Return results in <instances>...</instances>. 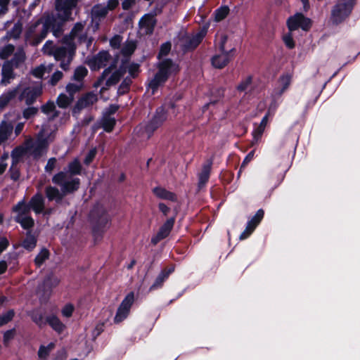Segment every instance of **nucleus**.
Returning a JSON list of instances; mask_svg holds the SVG:
<instances>
[{
	"label": "nucleus",
	"mask_w": 360,
	"mask_h": 360,
	"mask_svg": "<svg viewBox=\"0 0 360 360\" xmlns=\"http://www.w3.org/2000/svg\"><path fill=\"white\" fill-rule=\"evenodd\" d=\"M74 96L60 94L57 98V105L61 108H66L73 101Z\"/></svg>",
	"instance_id": "obj_30"
},
{
	"label": "nucleus",
	"mask_w": 360,
	"mask_h": 360,
	"mask_svg": "<svg viewBox=\"0 0 360 360\" xmlns=\"http://www.w3.org/2000/svg\"><path fill=\"white\" fill-rule=\"evenodd\" d=\"M287 25L290 32L299 28L307 32L311 26V20L303 14L297 13L288 19Z\"/></svg>",
	"instance_id": "obj_8"
},
{
	"label": "nucleus",
	"mask_w": 360,
	"mask_h": 360,
	"mask_svg": "<svg viewBox=\"0 0 360 360\" xmlns=\"http://www.w3.org/2000/svg\"><path fill=\"white\" fill-rule=\"evenodd\" d=\"M56 163V159L54 158H50L45 167V169L48 172H51L54 169Z\"/></svg>",
	"instance_id": "obj_60"
},
{
	"label": "nucleus",
	"mask_w": 360,
	"mask_h": 360,
	"mask_svg": "<svg viewBox=\"0 0 360 360\" xmlns=\"http://www.w3.org/2000/svg\"><path fill=\"white\" fill-rule=\"evenodd\" d=\"M291 78L289 75H284L280 78L279 85L280 90L278 92L279 95H281L289 86L290 84Z\"/></svg>",
	"instance_id": "obj_40"
},
{
	"label": "nucleus",
	"mask_w": 360,
	"mask_h": 360,
	"mask_svg": "<svg viewBox=\"0 0 360 360\" xmlns=\"http://www.w3.org/2000/svg\"><path fill=\"white\" fill-rule=\"evenodd\" d=\"M101 124L105 131L110 132L115 124V120L110 116H105L103 118Z\"/></svg>",
	"instance_id": "obj_35"
},
{
	"label": "nucleus",
	"mask_w": 360,
	"mask_h": 360,
	"mask_svg": "<svg viewBox=\"0 0 360 360\" xmlns=\"http://www.w3.org/2000/svg\"><path fill=\"white\" fill-rule=\"evenodd\" d=\"M63 76V74L62 72H60V71L55 72L50 79L51 84L53 86L56 85L57 84V82L62 79Z\"/></svg>",
	"instance_id": "obj_54"
},
{
	"label": "nucleus",
	"mask_w": 360,
	"mask_h": 360,
	"mask_svg": "<svg viewBox=\"0 0 360 360\" xmlns=\"http://www.w3.org/2000/svg\"><path fill=\"white\" fill-rule=\"evenodd\" d=\"M121 37L120 36H115L111 40H110V45L112 48L117 49L120 46L121 44Z\"/></svg>",
	"instance_id": "obj_62"
},
{
	"label": "nucleus",
	"mask_w": 360,
	"mask_h": 360,
	"mask_svg": "<svg viewBox=\"0 0 360 360\" xmlns=\"http://www.w3.org/2000/svg\"><path fill=\"white\" fill-rule=\"evenodd\" d=\"M283 41L285 44L290 49H292L295 47V42L291 34H287L283 37Z\"/></svg>",
	"instance_id": "obj_58"
},
{
	"label": "nucleus",
	"mask_w": 360,
	"mask_h": 360,
	"mask_svg": "<svg viewBox=\"0 0 360 360\" xmlns=\"http://www.w3.org/2000/svg\"><path fill=\"white\" fill-rule=\"evenodd\" d=\"M264 127H262V126H259L257 127V129L254 131V139H258L261 136L262 134H263L264 131Z\"/></svg>",
	"instance_id": "obj_63"
},
{
	"label": "nucleus",
	"mask_w": 360,
	"mask_h": 360,
	"mask_svg": "<svg viewBox=\"0 0 360 360\" xmlns=\"http://www.w3.org/2000/svg\"><path fill=\"white\" fill-rule=\"evenodd\" d=\"M85 26V22H76L70 34L63 38V44L70 45L72 44L76 49L78 44L85 43L86 46L89 47L92 42V39L88 37Z\"/></svg>",
	"instance_id": "obj_5"
},
{
	"label": "nucleus",
	"mask_w": 360,
	"mask_h": 360,
	"mask_svg": "<svg viewBox=\"0 0 360 360\" xmlns=\"http://www.w3.org/2000/svg\"><path fill=\"white\" fill-rule=\"evenodd\" d=\"M17 92L18 89H15L1 95L0 96V109L4 108L10 101L16 96Z\"/></svg>",
	"instance_id": "obj_28"
},
{
	"label": "nucleus",
	"mask_w": 360,
	"mask_h": 360,
	"mask_svg": "<svg viewBox=\"0 0 360 360\" xmlns=\"http://www.w3.org/2000/svg\"><path fill=\"white\" fill-rule=\"evenodd\" d=\"M174 269V266H169L164 269L157 277L156 280L155 281L154 283L151 285L150 289L153 290L160 287L162 283L165 281V280L169 276V275L172 272H173Z\"/></svg>",
	"instance_id": "obj_22"
},
{
	"label": "nucleus",
	"mask_w": 360,
	"mask_h": 360,
	"mask_svg": "<svg viewBox=\"0 0 360 360\" xmlns=\"http://www.w3.org/2000/svg\"><path fill=\"white\" fill-rule=\"evenodd\" d=\"M56 48L53 45L52 41H48L43 46V52L47 55H53L54 56V52Z\"/></svg>",
	"instance_id": "obj_49"
},
{
	"label": "nucleus",
	"mask_w": 360,
	"mask_h": 360,
	"mask_svg": "<svg viewBox=\"0 0 360 360\" xmlns=\"http://www.w3.org/2000/svg\"><path fill=\"white\" fill-rule=\"evenodd\" d=\"M53 140V134L42 128L37 134L36 140L29 139L26 141L25 150L34 158H38L46 153L49 143Z\"/></svg>",
	"instance_id": "obj_3"
},
{
	"label": "nucleus",
	"mask_w": 360,
	"mask_h": 360,
	"mask_svg": "<svg viewBox=\"0 0 360 360\" xmlns=\"http://www.w3.org/2000/svg\"><path fill=\"white\" fill-rule=\"evenodd\" d=\"M158 71L151 79L148 87L154 94L158 88L162 85L168 79L170 75L179 70L178 66L169 59L162 60L158 65Z\"/></svg>",
	"instance_id": "obj_4"
},
{
	"label": "nucleus",
	"mask_w": 360,
	"mask_h": 360,
	"mask_svg": "<svg viewBox=\"0 0 360 360\" xmlns=\"http://www.w3.org/2000/svg\"><path fill=\"white\" fill-rule=\"evenodd\" d=\"M135 47V44L133 41H127L123 46L122 49V53L124 56H129L134 52Z\"/></svg>",
	"instance_id": "obj_45"
},
{
	"label": "nucleus",
	"mask_w": 360,
	"mask_h": 360,
	"mask_svg": "<svg viewBox=\"0 0 360 360\" xmlns=\"http://www.w3.org/2000/svg\"><path fill=\"white\" fill-rule=\"evenodd\" d=\"M15 220L20 224L22 228L24 229H29L33 226L34 225V220L32 217L29 216H25L21 217H15Z\"/></svg>",
	"instance_id": "obj_32"
},
{
	"label": "nucleus",
	"mask_w": 360,
	"mask_h": 360,
	"mask_svg": "<svg viewBox=\"0 0 360 360\" xmlns=\"http://www.w3.org/2000/svg\"><path fill=\"white\" fill-rule=\"evenodd\" d=\"M68 175L65 172H60L52 178V182L60 186L61 190L57 188L48 186L46 188V195L49 200L60 201L65 195L77 191L79 186V179H71L68 181Z\"/></svg>",
	"instance_id": "obj_2"
},
{
	"label": "nucleus",
	"mask_w": 360,
	"mask_h": 360,
	"mask_svg": "<svg viewBox=\"0 0 360 360\" xmlns=\"http://www.w3.org/2000/svg\"><path fill=\"white\" fill-rule=\"evenodd\" d=\"M13 127L11 123L2 122L0 124V143L11 134Z\"/></svg>",
	"instance_id": "obj_27"
},
{
	"label": "nucleus",
	"mask_w": 360,
	"mask_h": 360,
	"mask_svg": "<svg viewBox=\"0 0 360 360\" xmlns=\"http://www.w3.org/2000/svg\"><path fill=\"white\" fill-rule=\"evenodd\" d=\"M11 0H0V13L4 15L8 11V6Z\"/></svg>",
	"instance_id": "obj_59"
},
{
	"label": "nucleus",
	"mask_w": 360,
	"mask_h": 360,
	"mask_svg": "<svg viewBox=\"0 0 360 360\" xmlns=\"http://www.w3.org/2000/svg\"><path fill=\"white\" fill-rule=\"evenodd\" d=\"M33 321L39 327L49 324L54 330L61 333L65 325L58 319V316H32Z\"/></svg>",
	"instance_id": "obj_10"
},
{
	"label": "nucleus",
	"mask_w": 360,
	"mask_h": 360,
	"mask_svg": "<svg viewBox=\"0 0 360 360\" xmlns=\"http://www.w3.org/2000/svg\"><path fill=\"white\" fill-rule=\"evenodd\" d=\"M109 57L110 56L108 52L102 51L100 52L96 56L89 60L88 64L94 70L99 69L106 65Z\"/></svg>",
	"instance_id": "obj_17"
},
{
	"label": "nucleus",
	"mask_w": 360,
	"mask_h": 360,
	"mask_svg": "<svg viewBox=\"0 0 360 360\" xmlns=\"http://www.w3.org/2000/svg\"><path fill=\"white\" fill-rule=\"evenodd\" d=\"M13 54L14 57L10 63L15 67H18L25 60V53L22 48L18 47L15 50Z\"/></svg>",
	"instance_id": "obj_29"
},
{
	"label": "nucleus",
	"mask_w": 360,
	"mask_h": 360,
	"mask_svg": "<svg viewBox=\"0 0 360 360\" xmlns=\"http://www.w3.org/2000/svg\"><path fill=\"white\" fill-rule=\"evenodd\" d=\"M62 46L57 47L54 52V58L60 61V68L64 70L69 69V65L72 62L75 53L76 49L71 44H64Z\"/></svg>",
	"instance_id": "obj_6"
},
{
	"label": "nucleus",
	"mask_w": 360,
	"mask_h": 360,
	"mask_svg": "<svg viewBox=\"0 0 360 360\" xmlns=\"http://www.w3.org/2000/svg\"><path fill=\"white\" fill-rule=\"evenodd\" d=\"M74 312L75 308L74 306L71 304H65L62 309L63 315H71Z\"/></svg>",
	"instance_id": "obj_57"
},
{
	"label": "nucleus",
	"mask_w": 360,
	"mask_h": 360,
	"mask_svg": "<svg viewBox=\"0 0 360 360\" xmlns=\"http://www.w3.org/2000/svg\"><path fill=\"white\" fill-rule=\"evenodd\" d=\"M49 257V252L46 249H42L37 255L34 262L37 266H40Z\"/></svg>",
	"instance_id": "obj_38"
},
{
	"label": "nucleus",
	"mask_w": 360,
	"mask_h": 360,
	"mask_svg": "<svg viewBox=\"0 0 360 360\" xmlns=\"http://www.w3.org/2000/svg\"><path fill=\"white\" fill-rule=\"evenodd\" d=\"M108 322L109 320L108 319H107L103 321H99L96 324L91 334L93 340H95L98 338V336L100 335V334L104 330V328L105 326L108 324Z\"/></svg>",
	"instance_id": "obj_33"
},
{
	"label": "nucleus",
	"mask_w": 360,
	"mask_h": 360,
	"mask_svg": "<svg viewBox=\"0 0 360 360\" xmlns=\"http://www.w3.org/2000/svg\"><path fill=\"white\" fill-rule=\"evenodd\" d=\"M82 171V165L78 159H75L73 161L68 164V173L65 172L68 175V181L71 179L72 175L79 174Z\"/></svg>",
	"instance_id": "obj_24"
},
{
	"label": "nucleus",
	"mask_w": 360,
	"mask_h": 360,
	"mask_svg": "<svg viewBox=\"0 0 360 360\" xmlns=\"http://www.w3.org/2000/svg\"><path fill=\"white\" fill-rule=\"evenodd\" d=\"M134 300V295L133 292L128 294L124 300L121 303L117 315H124L129 311L131 306Z\"/></svg>",
	"instance_id": "obj_21"
},
{
	"label": "nucleus",
	"mask_w": 360,
	"mask_h": 360,
	"mask_svg": "<svg viewBox=\"0 0 360 360\" xmlns=\"http://www.w3.org/2000/svg\"><path fill=\"white\" fill-rule=\"evenodd\" d=\"M30 208L37 214L41 212L44 208V200L41 195L37 194L30 201Z\"/></svg>",
	"instance_id": "obj_19"
},
{
	"label": "nucleus",
	"mask_w": 360,
	"mask_h": 360,
	"mask_svg": "<svg viewBox=\"0 0 360 360\" xmlns=\"http://www.w3.org/2000/svg\"><path fill=\"white\" fill-rule=\"evenodd\" d=\"M93 216L98 224H104L108 222L109 217L102 208L98 210L97 214L94 212Z\"/></svg>",
	"instance_id": "obj_37"
},
{
	"label": "nucleus",
	"mask_w": 360,
	"mask_h": 360,
	"mask_svg": "<svg viewBox=\"0 0 360 360\" xmlns=\"http://www.w3.org/2000/svg\"><path fill=\"white\" fill-rule=\"evenodd\" d=\"M54 347L55 344L53 342H50L46 346L41 345L38 350L39 358L42 359H46Z\"/></svg>",
	"instance_id": "obj_31"
},
{
	"label": "nucleus",
	"mask_w": 360,
	"mask_h": 360,
	"mask_svg": "<svg viewBox=\"0 0 360 360\" xmlns=\"http://www.w3.org/2000/svg\"><path fill=\"white\" fill-rule=\"evenodd\" d=\"M229 13V8L227 7H222L217 10L215 13V20L221 21L224 19Z\"/></svg>",
	"instance_id": "obj_47"
},
{
	"label": "nucleus",
	"mask_w": 360,
	"mask_h": 360,
	"mask_svg": "<svg viewBox=\"0 0 360 360\" xmlns=\"http://www.w3.org/2000/svg\"><path fill=\"white\" fill-rule=\"evenodd\" d=\"M15 50V49L14 46L11 44H8V45L4 46L0 50V58L1 59L8 58L9 56H11L12 53H14Z\"/></svg>",
	"instance_id": "obj_42"
},
{
	"label": "nucleus",
	"mask_w": 360,
	"mask_h": 360,
	"mask_svg": "<svg viewBox=\"0 0 360 360\" xmlns=\"http://www.w3.org/2000/svg\"><path fill=\"white\" fill-rule=\"evenodd\" d=\"M42 90L39 86L27 87L20 95V100L25 101L27 105H31L35 99L41 94Z\"/></svg>",
	"instance_id": "obj_14"
},
{
	"label": "nucleus",
	"mask_w": 360,
	"mask_h": 360,
	"mask_svg": "<svg viewBox=\"0 0 360 360\" xmlns=\"http://www.w3.org/2000/svg\"><path fill=\"white\" fill-rule=\"evenodd\" d=\"M231 58L229 52H222L212 58V63L216 68H222L227 65Z\"/></svg>",
	"instance_id": "obj_18"
},
{
	"label": "nucleus",
	"mask_w": 360,
	"mask_h": 360,
	"mask_svg": "<svg viewBox=\"0 0 360 360\" xmlns=\"http://www.w3.org/2000/svg\"><path fill=\"white\" fill-rule=\"evenodd\" d=\"M22 245L27 250H32L36 246L35 238L33 236L28 234L22 242Z\"/></svg>",
	"instance_id": "obj_44"
},
{
	"label": "nucleus",
	"mask_w": 360,
	"mask_h": 360,
	"mask_svg": "<svg viewBox=\"0 0 360 360\" xmlns=\"http://www.w3.org/2000/svg\"><path fill=\"white\" fill-rule=\"evenodd\" d=\"M78 1L79 0H56L55 8L60 22H57L53 16H47L31 25L28 35L32 43L34 45L40 43L46 37L49 30L54 36H60L63 31V24L74 20L72 17V9L76 7Z\"/></svg>",
	"instance_id": "obj_1"
},
{
	"label": "nucleus",
	"mask_w": 360,
	"mask_h": 360,
	"mask_svg": "<svg viewBox=\"0 0 360 360\" xmlns=\"http://www.w3.org/2000/svg\"><path fill=\"white\" fill-rule=\"evenodd\" d=\"M171 50V44L165 43L161 46L158 58L160 59L161 57L167 56Z\"/></svg>",
	"instance_id": "obj_52"
},
{
	"label": "nucleus",
	"mask_w": 360,
	"mask_h": 360,
	"mask_svg": "<svg viewBox=\"0 0 360 360\" xmlns=\"http://www.w3.org/2000/svg\"><path fill=\"white\" fill-rule=\"evenodd\" d=\"M12 64L10 62H6L2 66V79L1 82L5 85L10 83L11 79L14 78L13 72Z\"/></svg>",
	"instance_id": "obj_20"
},
{
	"label": "nucleus",
	"mask_w": 360,
	"mask_h": 360,
	"mask_svg": "<svg viewBox=\"0 0 360 360\" xmlns=\"http://www.w3.org/2000/svg\"><path fill=\"white\" fill-rule=\"evenodd\" d=\"M108 13V8L105 7L95 6L93 8V13L96 16L104 17Z\"/></svg>",
	"instance_id": "obj_51"
},
{
	"label": "nucleus",
	"mask_w": 360,
	"mask_h": 360,
	"mask_svg": "<svg viewBox=\"0 0 360 360\" xmlns=\"http://www.w3.org/2000/svg\"><path fill=\"white\" fill-rule=\"evenodd\" d=\"M37 112V108L34 107H30L25 109L23 112V117L26 119H29L32 116L34 115Z\"/></svg>",
	"instance_id": "obj_56"
},
{
	"label": "nucleus",
	"mask_w": 360,
	"mask_h": 360,
	"mask_svg": "<svg viewBox=\"0 0 360 360\" xmlns=\"http://www.w3.org/2000/svg\"><path fill=\"white\" fill-rule=\"evenodd\" d=\"M124 72L125 70H123L122 69L114 72L109 77L107 78L106 85L110 86L112 84H115L117 82H118V81L120 80V79Z\"/></svg>",
	"instance_id": "obj_34"
},
{
	"label": "nucleus",
	"mask_w": 360,
	"mask_h": 360,
	"mask_svg": "<svg viewBox=\"0 0 360 360\" xmlns=\"http://www.w3.org/2000/svg\"><path fill=\"white\" fill-rule=\"evenodd\" d=\"M252 82L251 77H248L243 80L237 86V89L239 91H245L248 89Z\"/></svg>",
	"instance_id": "obj_50"
},
{
	"label": "nucleus",
	"mask_w": 360,
	"mask_h": 360,
	"mask_svg": "<svg viewBox=\"0 0 360 360\" xmlns=\"http://www.w3.org/2000/svg\"><path fill=\"white\" fill-rule=\"evenodd\" d=\"M53 68V65H49L48 66H45L44 65H41L37 68H35L32 70V74L34 77L40 78L46 72H50Z\"/></svg>",
	"instance_id": "obj_36"
},
{
	"label": "nucleus",
	"mask_w": 360,
	"mask_h": 360,
	"mask_svg": "<svg viewBox=\"0 0 360 360\" xmlns=\"http://www.w3.org/2000/svg\"><path fill=\"white\" fill-rule=\"evenodd\" d=\"M264 217V211L259 210L252 219L248 223L245 230L240 234V239L243 240L248 238L259 224Z\"/></svg>",
	"instance_id": "obj_15"
},
{
	"label": "nucleus",
	"mask_w": 360,
	"mask_h": 360,
	"mask_svg": "<svg viewBox=\"0 0 360 360\" xmlns=\"http://www.w3.org/2000/svg\"><path fill=\"white\" fill-rule=\"evenodd\" d=\"M126 68L128 69V71L131 76L134 77L135 74L139 70V65L134 63L130 64L127 66L126 65H123L122 69H124V70L126 71Z\"/></svg>",
	"instance_id": "obj_53"
},
{
	"label": "nucleus",
	"mask_w": 360,
	"mask_h": 360,
	"mask_svg": "<svg viewBox=\"0 0 360 360\" xmlns=\"http://www.w3.org/2000/svg\"><path fill=\"white\" fill-rule=\"evenodd\" d=\"M30 209L29 204H26L25 201H20L13 207V211L16 214L15 217L20 216L22 217L27 216V214L30 212Z\"/></svg>",
	"instance_id": "obj_25"
},
{
	"label": "nucleus",
	"mask_w": 360,
	"mask_h": 360,
	"mask_svg": "<svg viewBox=\"0 0 360 360\" xmlns=\"http://www.w3.org/2000/svg\"><path fill=\"white\" fill-rule=\"evenodd\" d=\"M206 34V30H203L198 33L195 36H194L191 40L189 44V47L195 48L202 41L203 37Z\"/></svg>",
	"instance_id": "obj_43"
},
{
	"label": "nucleus",
	"mask_w": 360,
	"mask_h": 360,
	"mask_svg": "<svg viewBox=\"0 0 360 360\" xmlns=\"http://www.w3.org/2000/svg\"><path fill=\"white\" fill-rule=\"evenodd\" d=\"M8 245V241L6 238H0V252L6 248Z\"/></svg>",
	"instance_id": "obj_64"
},
{
	"label": "nucleus",
	"mask_w": 360,
	"mask_h": 360,
	"mask_svg": "<svg viewBox=\"0 0 360 360\" xmlns=\"http://www.w3.org/2000/svg\"><path fill=\"white\" fill-rule=\"evenodd\" d=\"M167 119L165 111L163 108H159L153 120L146 127V133L149 137L152 133L159 127Z\"/></svg>",
	"instance_id": "obj_11"
},
{
	"label": "nucleus",
	"mask_w": 360,
	"mask_h": 360,
	"mask_svg": "<svg viewBox=\"0 0 360 360\" xmlns=\"http://www.w3.org/2000/svg\"><path fill=\"white\" fill-rule=\"evenodd\" d=\"M155 19L153 15H146L139 21V32L141 34H150L155 25Z\"/></svg>",
	"instance_id": "obj_16"
},
{
	"label": "nucleus",
	"mask_w": 360,
	"mask_h": 360,
	"mask_svg": "<svg viewBox=\"0 0 360 360\" xmlns=\"http://www.w3.org/2000/svg\"><path fill=\"white\" fill-rule=\"evenodd\" d=\"M153 193L159 198L168 200L171 201L176 200V195L173 193L166 191L161 187H155L153 189Z\"/></svg>",
	"instance_id": "obj_23"
},
{
	"label": "nucleus",
	"mask_w": 360,
	"mask_h": 360,
	"mask_svg": "<svg viewBox=\"0 0 360 360\" xmlns=\"http://www.w3.org/2000/svg\"><path fill=\"white\" fill-rule=\"evenodd\" d=\"M352 5L349 0H340L332 11V20L340 23L349 16L352 11Z\"/></svg>",
	"instance_id": "obj_7"
},
{
	"label": "nucleus",
	"mask_w": 360,
	"mask_h": 360,
	"mask_svg": "<svg viewBox=\"0 0 360 360\" xmlns=\"http://www.w3.org/2000/svg\"><path fill=\"white\" fill-rule=\"evenodd\" d=\"M97 96L93 93H88L82 96L77 101L73 112H79L82 109L88 108L97 101Z\"/></svg>",
	"instance_id": "obj_13"
},
{
	"label": "nucleus",
	"mask_w": 360,
	"mask_h": 360,
	"mask_svg": "<svg viewBox=\"0 0 360 360\" xmlns=\"http://www.w3.org/2000/svg\"><path fill=\"white\" fill-rule=\"evenodd\" d=\"M211 169V162H208L202 167L201 172L199 174V187L203 186L208 181L210 172Z\"/></svg>",
	"instance_id": "obj_26"
},
{
	"label": "nucleus",
	"mask_w": 360,
	"mask_h": 360,
	"mask_svg": "<svg viewBox=\"0 0 360 360\" xmlns=\"http://www.w3.org/2000/svg\"><path fill=\"white\" fill-rule=\"evenodd\" d=\"M59 283L60 279L56 276L52 274L48 275L39 287L37 295L39 298L46 301L51 295V288L57 286Z\"/></svg>",
	"instance_id": "obj_9"
},
{
	"label": "nucleus",
	"mask_w": 360,
	"mask_h": 360,
	"mask_svg": "<svg viewBox=\"0 0 360 360\" xmlns=\"http://www.w3.org/2000/svg\"><path fill=\"white\" fill-rule=\"evenodd\" d=\"M174 224V218L168 219L160 228L157 234L151 239L152 243L156 245L159 241L165 238L170 233Z\"/></svg>",
	"instance_id": "obj_12"
},
{
	"label": "nucleus",
	"mask_w": 360,
	"mask_h": 360,
	"mask_svg": "<svg viewBox=\"0 0 360 360\" xmlns=\"http://www.w3.org/2000/svg\"><path fill=\"white\" fill-rule=\"evenodd\" d=\"M24 148H18L13 150L12 153V158L13 163H16L18 162L19 158L24 153Z\"/></svg>",
	"instance_id": "obj_55"
},
{
	"label": "nucleus",
	"mask_w": 360,
	"mask_h": 360,
	"mask_svg": "<svg viewBox=\"0 0 360 360\" xmlns=\"http://www.w3.org/2000/svg\"><path fill=\"white\" fill-rule=\"evenodd\" d=\"M15 334V328L8 330L4 333L3 342L6 346H7L10 341L14 338Z\"/></svg>",
	"instance_id": "obj_48"
},
{
	"label": "nucleus",
	"mask_w": 360,
	"mask_h": 360,
	"mask_svg": "<svg viewBox=\"0 0 360 360\" xmlns=\"http://www.w3.org/2000/svg\"><path fill=\"white\" fill-rule=\"evenodd\" d=\"M44 113L51 115L52 117L57 116L56 112V106L53 102H49L41 107Z\"/></svg>",
	"instance_id": "obj_39"
},
{
	"label": "nucleus",
	"mask_w": 360,
	"mask_h": 360,
	"mask_svg": "<svg viewBox=\"0 0 360 360\" xmlns=\"http://www.w3.org/2000/svg\"><path fill=\"white\" fill-rule=\"evenodd\" d=\"M96 150L95 148L94 149H91L89 153L87 154V155L86 156L85 159H84V163L86 164V165H89L91 162V161L94 160V158H95L96 156Z\"/></svg>",
	"instance_id": "obj_61"
},
{
	"label": "nucleus",
	"mask_w": 360,
	"mask_h": 360,
	"mask_svg": "<svg viewBox=\"0 0 360 360\" xmlns=\"http://www.w3.org/2000/svg\"><path fill=\"white\" fill-rule=\"evenodd\" d=\"M82 88V84H68L66 86V91L70 96H74V94Z\"/></svg>",
	"instance_id": "obj_46"
},
{
	"label": "nucleus",
	"mask_w": 360,
	"mask_h": 360,
	"mask_svg": "<svg viewBox=\"0 0 360 360\" xmlns=\"http://www.w3.org/2000/svg\"><path fill=\"white\" fill-rule=\"evenodd\" d=\"M88 70L83 66H79L75 70L73 79L77 82L82 80L87 75Z\"/></svg>",
	"instance_id": "obj_41"
}]
</instances>
